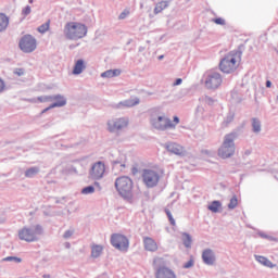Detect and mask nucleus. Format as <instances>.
<instances>
[{
	"label": "nucleus",
	"instance_id": "nucleus-22",
	"mask_svg": "<svg viewBox=\"0 0 278 278\" xmlns=\"http://www.w3.org/2000/svg\"><path fill=\"white\" fill-rule=\"evenodd\" d=\"M168 8V2L161 1L159 2L154 8V14H160V12H163V10H166Z\"/></svg>",
	"mask_w": 278,
	"mask_h": 278
},
{
	"label": "nucleus",
	"instance_id": "nucleus-28",
	"mask_svg": "<svg viewBox=\"0 0 278 278\" xmlns=\"http://www.w3.org/2000/svg\"><path fill=\"white\" fill-rule=\"evenodd\" d=\"M38 175V167H30L25 172V177H34Z\"/></svg>",
	"mask_w": 278,
	"mask_h": 278
},
{
	"label": "nucleus",
	"instance_id": "nucleus-43",
	"mask_svg": "<svg viewBox=\"0 0 278 278\" xmlns=\"http://www.w3.org/2000/svg\"><path fill=\"white\" fill-rule=\"evenodd\" d=\"M49 110H53V108H51V106L46 108L43 111H41V114L49 112Z\"/></svg>",
	"mask_w": 278,
	"mask_h": 278
},
{
	"label": "nucleus",
	"instance_id": "nucleus-30",
	"mask_svg": "<svg viewBox=\"0 0 278 278\" xmlns=\"http://www.w3.org/2000/svg\"><path fill=\"white\" fill-rule=\"evenodd\" d=\"M140 103V99L135 98L126 101L127 108H134V105H138Z\"/></svg>",
	"mask_w": 278,
	"mask_h": 278
},
{
	"label": "nucleus",
	"instance_id": "nucleus-29",
	"mask_svg": "<svg viewBox=\"0 0 278 278\" xmlns=\"http://www.w3.org/2000/svg\"><path fill=\"white\" fill-rule=\"evenodd\" d=\"M236 207H238V197L235 195L230 199V202L228 204V208L229 210H236Z\"/></svg>",
	"mask_w": 278,
	"mask_h": 278
},
{
	"label": "nucleus",
	"instance_id": "nucleus-14",
	"mask_svg": "<svg viewBox=\"0 0 278 278\" xmlns=\"http://www.w3.org/2000/svg\"><path fill=\"white\" fill-rule=\"evenodd\" d=\"M165 149L174 155H186V148L177 142H169L165 146Z\"/></svg>",
	"mask_w": 278,
	"mask_h": 278
},
{
	"label": "nucleus",
	"instance_id": "nucleus-11",
	"mask_svg": "<svg viewBox=\"0 0 278 278\" xmlns=\"http://www.w3.org/2000/svg\"><path fill=\"white\" fill-rule=\"evenodd\" d=\"M220 84H223V77L218 73L214 72L207 75L205 86L208 90H216Z\"/></svg>",
	"mask_w": 278,
	"mask_h": 278
},
{
	"label": "nucleus",
	"instance_id": "nucleus-36",
	"mask_svg": "<svg viewBox=\"0 0 278 278\" xmlns=\"http://www.w3.org/2000/svg\"><path fill=\"white\" fill-rule=\"evenodd\" d=\"M164 264V258L163 257H155L153 261V266H162Z\"/></svg>",
	"mask_w": 278,
	"mask_h": 278
},
{
	"label": "nucleus",
	"instance_id": "nucleus-42",
	"mask_svg": "<svg viewBox=\"0 0 278 278\" xmlns=\"http://www.w3.org/2000/svg\"><path fill=\"white\" fill-rule=\"evenodd\" d=\"M181 81H182L181 78L176 79V81L174 83V86H180Z\"/></svg>",
	"mask_w": 278,
	"mask_h": 278
},
{
	"label": "nucleus",
	"instance_id": "nucleus-3",
	"mask_svg": "<svg viewBox=\"0 0 278 278\" xmlns=\"http://www.w3.org/2000/svg\"><path fill=\"white\" fill-rule=\"evenodd\" d=\"M115 188L124 199L134 197V180L127 176H122L115 180Z\"/></svg>",
	"mask_w": 278,
	"mask_h": 278
},
{
	"label": "nucleus",
	"instance_id": "nucleus-37",
	"mask_svg": "<svg viewBox=\"0 0 278 278\" xmlns=\"http://www.w3.org/2000/svg\"><path fill=\"white\" fill-rule=\"evenodd\" d=\"M22 14L24 16H29V14H31V7L27 5L22 10Z\"/></svg>",
	"mask_w": 278,
	"mask_h": 278
},
{
	"label": "nucleus",
	"instance_id": "nucleus-26",
	"mask_svg": "<svg viewBox=\"0 0 278 278\" xmlns=\"http://www.w3.org/2000/svg\"><path fill=\"white\" fill-rule=\"evenodd\" d=\"M182 242H184L185 247H187V249H190V247H192V237H190V235L184 232L182 233Z\"/></svg>",
	"mask_w": 278,
	"mask_h": 278
},
{
	"label": "nucleus",
	"instance_id": "nucleus-23",
	"mask_svg": "<svg viewBox=\"0 0 278 278\" xmlns=\"http://www.w3.org/2000/svg\"><path fill=\"white\" fill-rule=\"evenodd\" d=\"M121 75V70H109L101 74V77H118Z\"/></svg>",
	"mask_w": 278,
	"mask_h": 278
},
{
	"label": "nucleus",
	"instance_id": "nucleus-40",
	"mask_svg": "<svg viewBox=\"0 0 278 278\" xmlns=\"http://www.w3.org/2000/svg\"><path fill=\"white\" fill-rule=\"evenodd\" d=\"M15 75H17V77H22V75H25V70L24 68H16L14 71Z\"/></svg>",
	"mask_w": 278,
	"mask_h": 278
},
{
	"label": "nucleus",
	"instance_id": "nucleus-35",
	"mask_svg": "<svg viewBox=\"0 0 278 278\" xmlns=\"http://www.w3.org/2000/svg\"><path fill=\"white\" fill-rule=\"evenodd\" d=\"M194 266V258L191 257L187 263L182 265V268H192Z\"/></svg>",
	"mask_w": 278,
	"mask_h": 278
},
{
	"label": "nucleus",
	"instance_id": "nucleus-32",
	"mask_svg": "<svg viewBox=\"0 0 278 278\" xmlns=\"http://www.w3.org/2000/svg\"><path fill=\"white\" fill-rule=\"evenodd\" d=\"M2 262H16L17 264H21L23 260L16 257V256H8L2 260Z\"/></svg>",
	"mask_w": 278,
	"mask_h": 278
},
{
	"label": "nucleus",
	"instance_id": "nucleus-48",
	"mask_svg": "<svg viewBox=\"0 0 278 278\" xmlns=\"http://www.w3.org/2000/svg\"><path fill=\"white\" fill-rule=\"evenodd\" d=\"M162 58H164L163 55H161L160 58H159V60H162Z\"/></svg>",
	"mask_w": 278,
	"mask_h": 278
},
{
	"label": "nucleus",
	"instance_id": "nucleus-41",
	"mask_svg": "<svg viewBox=\"0 0 278 278\" xmlns=\"http://www.w3.org/2000/svg\"><path fill=\"white\" fill-rule=\"evenodd\" d=\"M5 89V83H3V79L0 78V92H3Z\"/></svg>",
	"mask_w": 278,
	"mask_h": 278
},
{
	"label": "nucleus",
	"instance_id": "nucleus-20",
	"mask_svg": "<svg viewBox=\"0 0 278 278\" xmlns=\"http://www.w3.org/2000/svg\"><path fill=\"white\" fill-rule=\"evenodd\" d=\"M101 253H103V245L92 244L91 245V257H101Z\"/></svg>",
	"mask_w": 278,
	"mask_h": 278
},
{
	"label": "nucleus",
	"instance_id": "nucleus-47",
	"mask_svg": "<svg viewBox=\"0 0 278 278\" xmlns=\"http://www.w3.org/2000/svg\"><path fill=\"white\" fill-rule=\"evenodd\" d=\"M29 3H34V0H29Z\"/></svg>",
	"mask_w": 278,
	"mask_h": 278
},
{
	"label": "nucleus",
	"instance_id": "nucleus-13",
	"mask_svg": "<svg viewBox=\"0 0 278 278\" xmlns=\"http://www.w3.org/2000/svg\"><path fill=\"white\" fill-rule=\"evenodd\" d=\"M155 278H177V274L169 267L161 266L156 269Z\"/></svg>",
	"mask_w": 278,
	"mask_h": 278
},
{
	"label": "nucleus",
	"instance_id": "nucleus-4",
	"mask_svg": "<svg viewBox=\"0 0 278 278\" xmlns=\"http://www.w3.org/2000/svg\"><path fill=\"white\" fill-rule=\"evenodd\" d=\"M43 230L42 226L37 225L33 228L29 227H23L18 230L17 236L20 240H23L24 242H38L40 236H42Z\"/></svg>",
	"mask_w": 278,
	"mask_h": 278
},
{
	"label": "nucleus",
	"instance_id": "nucleus-46",
	"mask_svg": "<svg viewBox=\"0 0 278 278\" xmlns=\"http://www.w3.org/2000/svg\"><path fill=\"white\" fill-rule=\"evenodd\" d=\"M262 236V238H268V236H265V235H261Z\"/></svg>",
	"mask_w": 278,
	"mask_h": 278
},
{
	"label": "nucleus",
	"instance_id": "nucleus-34",
	"mask_svg": "<svg viewBox=\"0 0 278 278\" xmlns=\"http://www.w3.org/2000/svg\"><path fill=\"white\" fill-rule=\"evenodd\" d=\"M165 214L167 215L170 225H173V227H175V225H176L175 218H173V214L170 213V211L169 210H165Z\"/></svg>",
	"mask_w": 278,
	"mask_h": 278
},
{
	"label": "nucleus",
	"instance_id": "nucleus-16",
	"mask_svg": "<svg viewBox=\"0 0 278 278\" xmlns=\"http://www.w3.org/2000/svg\"><path fill=\"white\" fill-rule=\"evenodd\" d=\"M143 244H144L146 251H151L152 253L157 251V242H155L153 238L146 237L143 239Z\"/></svg>",
	"mask_w": 278,
	"mask_h": 278
},
{
	"label": "nucleus",
	"instance_id": "nucleus-15",
	"mask_svg": "<svg viewBox=\"0 0 278 278\" xmlns=\"http://www.w3.org/2000/svg\"><path fill=\"white\" fill-rule=\"evenodd\" d=\"M202 260L204 264L207 266H214V262H216V256L214 255V251L206 249L202 252Z\"/></svg>",
	"mask_w": 278,
	"mask_h": 278
},
{
	"label": "nucleus",
	"instance_id": "nucleus-1",
	"mask_svg": "<svg viewBox=\"0 0 278 278\" xmlns=\"http://www.w3.org/2000/svg\"><path fill=\"white\" fill-rule=\"evenodd\" d=\"M63 34L67 40H81L88 36V26L81 22H67Z\"/></svg>",
	"mask_w": 278,
	"mask_h": 278
},
{
	"label": "nucleus",
	"instance_id": "nucleus-27",
	"mask_svg": "<svg viewBox=\"0 0 278 278\" xmlns=\"http://www.w3.org/2000/svg\"><path fill=\"white\" fill-rule=\"evenodd\" d=\"M252 127L255 134H260L262 130V124L257 121V118L252 119Z\"/></svg>",
	"mask_w": 278,
	"mask_h": 278
},
{
	"label": "nucleus",
	"instance_id": "nucleus-10",
	"mask_svg": "<svg viewBox=\"0 0 278 278\" xmlns=\"http://www.w3.org/2000/svg\"><path fill=\"white\" fill-rule=\"evenodd\" d=\"M103 175H105V163L99 161L91 166L89 170V178L97 180L103 178Z\"/></svg>",
	"mask_w": 278,
	"mask_h": 278
},
{
	"label": "nucleus",
	"instance_id": "nucleus-17",
	"mask_svg": "<svg viewBox=\"0 0 278 278\" xmlns=\"http://www.w3.org/2000/svg\"><path fill=\"white\" fill-rule=\"evenodd\" d=\"M51 101H54V103L50 108H64L66 105V99L61 94L52 96Z\"/></svg>",
	"mask_w": 278,
	"mask_h": 278
},
{
	"label": "nucleus",
	"instance_id": "nucleus-18",
	"mask_svg": "<svg viewBox=\"0 0 278 278\" xmlns=\"http://www.w3.org/2000/svg\"><path fill=\"white\" fill-rule=\"evenodd\" d=\"M85 68H86V63L84 62V60H78L74 65L73 75H81Z\"/></svg>",
	"mask_w": 278,
	"mask_h": 278
},
{
	"label": "nucleus",
	"instance_id": "nucleus-8",
	"mask_svg": "<svg viewBox=\"0 0 278 278\" xmlns=\"http://www.w3.org/2000/svg\"><path fill=\"white\" fill-rule=\"evenodd\" d=\"M111 244L114 247V249H117V251L125 252L129 249V239H127L125 235L113 233L111 236Z\"/></svg>",
	"mask_w": 278,
	"mask_h": 278
},
{
	"label": "nucleus",
	"instance_id": "nucleus-45",
	"mask_svg": "<svg viewBox=\"0 0 278 278\" xmlns=\"http://www.w3.org/2000/svg\"><path fill=\"white\" fill-rule=\"evenodd\" d=\"M270 86H271L270 80H267V81H266V87H267V88H270Z\"/></svg>",
	"mask_w": 278,
	"mask_h": 278
},
{
	"label": "nucleus",
	"instance_id": "nucleus-12",
	"mask_svg": "<svg viewBox=\"0 0 278 278\" xmlns=\"http://www.w3.org/2000/svg\"><path fill=\"white\" fill-rule=\"evenodd\" d=\"M129 125V119L125 117L116 118L108 123L109 131H119V129H125Z\"/></svg>",
	"mask_w": 278,
	"mask_h": 278
},
{
	"label": "nucleus",
	"instance_id": "nucleus-6",
	"mask_svg": "<svg viewBox=\"0 0 278 278\" xmlns=\"http://www.w3.org/2000/svg\"><path fill=\"white\" fill-rule=\"evenodd\" d=\"M233 140H236V134H228L224 137V142L218 150V155L222 160H227L236 153V143H233Z\"/></svg>",
	"mask_w": 278,
	"mask_h": 278
},
{
	"label": "nucleus",
	"instance_id": "nucleus-33",
	"mask_svg": "<svg viewBox=\"0 0 278 278\" xmlns=\"http://www.w3.org/2000/svg\"><path fill=\"white\" fill-rule=\"evenodd\" d=\"M94 188L92 186L85 187L81 190V194H93Z\"/></svg>",
	"mask_w": 278,
	"mask_h": 278
},
{
	"label": "nucleus",
	"instance_id": "nucleus-9",
	"mask_svg": "<svg viewBox=\"0 0 278 278\" xmlns=\"http://www.w3.org/2000/svg\"><path fill=\"white\" fill-rule=\"evenodd\" d=\"M36 38H34L30 35H25L21 40H20V49L24 53H33V51H36Z\"/></svg>",
	"mask_w": 278,
	"mask_h": 278
},
{
	"label": "nucleus",
	"instance_id": "nucleus-24",
	"mask_svg": "<svg viewBox=\"0 0 278 278\" xmlns=\"http://www.w3.org/2000/svg\"><path fill=\"white\" fill-rule=\"evenodd\" d=\"M220 207H222V204H220L219 201H213V202L208 205L210 212H213L214 214L220 212Z\"/></svg>",
	"mask_w": 278,
	"mask_h": 278
},
{
	"label": "nucleus",
	"instance_id": "nucleus-44",
	"mask_svg": "<svg viewBox=\"0 0 278 278\" xmlns=\"http://www.w3.org/2000/svg\"><path fill=\"white\" fill-rule=\"evenodd\" d=\"M71 236H73L72 231H66L65 235H64L65 238H71Z\"/></svg>",
	"mask_w": 278,
	"mask_h": 278
},
{
	"label": "nucleus",
	"instance_id": "nucleus-25",
	"mask_svg": "<svg viewBox=\"0 0 278 278\" xmlns=\"http://www.w3.org/2000/svg\"><path fill=\"white\" fill-rule=\"evenodd\" d=\"M51 27V20H48L45 24L40 25L37 28V31H39V34H47V30Z\"/></svg>",
	"mask_w": 278,
	"mask_h": 278
},
{
	"label": "nucleus",
	"instance_id": "nucleus-39",
	"mask_svg": "<svg viewBox=\"0 0 278 278\" xmlns=\"http://www.w3.org/2000/svg\"><path fill=\"white\" fill-rule=\"evenodd\" d=\"M213 23H215L216 25H225V20L223 17H217L213 20Z\"/></svg>",
	"mask_w": 278,
	"mask_h": 278
},
{
	"label": "nucleus",
	"instance_id": "nucleus-19",
	"mask_svg": "<svg viewBox=\"0 0 278 278\" xmlns=\"http://www.w3.org/2000/svg\"><path fill=\"white\" fill-rule=\"evenodd\" d=\"M8 25H10V18L5 14L0 13V31H5Z\"/></svg>",
	"mask_w": 278,
	"mask_h": 278
},
{
	"label": "nucleus",
	"instance_id": "nucleus-38",
	"mask_svg": "<svg viewBox=\"0 0 278 278\" xmlns=\"http://www.w3.org/2000/svg\"><path fill=\"white\" fill-rule=\"evenodd\" d=\"M128 16H129V10L126 9V10H124V11L119 14L118 18H119V21H123V20H125V18L128 17Z\"/></svg>",
	"mask_w": 278,
	"mask_h": 278
},
{
	"label": "nucleus",
	"instance_id": "nucleus-31",
	"mask_svg": "<svg viewBox=\"0 0 278 278\" xmlns=\"http://www.w3.org/2000/svg\"><path fill=\"white\" fill-rule=\"evenodd\" d=\"M51 97L52 96H41V97L37 98V101L39 103H49V102H51Z\"/></svg>",
	"mask_w": 278,
	"mask_h": 278
},
{
	"label": "nucleus",
	"instance_id": "nucleus-2",
	"mask_svg": "<svg viewBox=\"0 0 278 278\" xmlns=\"http://www.w3.org/2000/svg\"><path fill=\"white\" fill-rule=\"evenodd\" d=\"M164 172L157 167L146 168L142 170L141 179L147 188H155L162 179Z\"/></svg>",
	"mask_w": 278,
	"mask_h": 278
},
{
	"label": "nucleus",
	"instance_id": "nucleus-21",
	"mask_svg": "<svg viewBox=\"0 0 278 278\" xmlns=\"http://www.w3.org/2000/svg\"><path fill=\"white\" fill-rule=\"evenodd\" d=\"M255 260L267 268H275V264H273V262H270L266 256H255Z\"/></svg>",
	"mask_w": 278,
	"mask_h": 278
},
{
	"label": "nucleus",
	"instance_id": "nucleus-5",
	"mask_svg": "<svg viewBox=\"0 0 278 278\" xmlns=\"http://www.w3.org/2000/svg\"><path fill=\"white\" fill-rule=\"evenodd\" d=\"M240 66V56L236 52L228 53L219 63L222 73H233Z\"/></svg>",
	"mask_w": 278,
	"mask_h": 278
},
{
	"label": "nucleus",
	"instance_id": "nucleus-7",
	"mask_svg": "<svg viewBox=\"0 0 278 278\" xmlns=\"http://www.w3.org/2000/svg\"><path fill=\"white\" fill-rule=\"evenodd\" d=\"M152 125L155 129H161L162 131L166 129H175L179 125V117L174 116V119L166 117V115L157 116L152 118Z\"/></svg>",
	"mask_w": 278,
	"mask_h": 278
}]
</instances>
